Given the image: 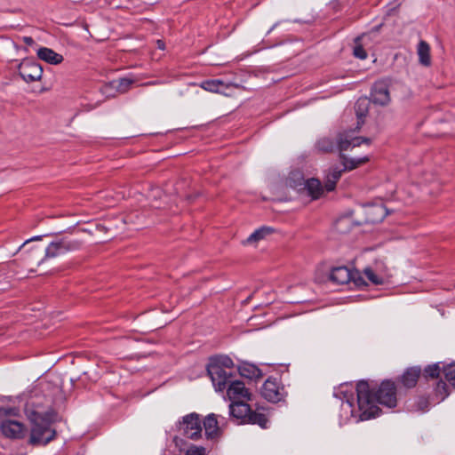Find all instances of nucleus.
Returning a JSON list of instances; mask_svg holds the SVG:
<instances>
[{"mask_svg":"<svg viewBox=\"0 0 455 455\" xmlns=\"http://www.w3.org/2000/svg\"><path fill=\"white\" fill-rule=\"evenodd\" d=\"M208 365H217L221 369H226L227 371H232L234 363L230 357L227 355H221L212 359Z\"/></svg>","mask_w":455,"mask_h":455,"instance_id":"nucleus-26","label":"nucleus"},{"mask_svg":"<svg viewBox=\"0 0 455 455\" xmlns=\"http://www.w3.org/2000/svg\"><path fill=\"white\" fill-rule=\"evenodd\" d=\"M80 246V242L66 238L52 242L45 249L44 259L55 258L63 255L68 251L79 249Z\"/></svg>","mask_w":455,"mask_h":455,"instance_id":"nucleus-7","label":"nucleus"},{"mask_svg":"<svg viewBox=\"0 0 455 455\" xmlns=\"http://www.w3.org/2000/svg\"><path fill=\"white\" fill-rule=\"evenodd\" d=\"M156 44L159 49H161V50L164 49V43L162 40H157Z\"/></svg>","mask_w":455,"mask_h":455,"instance_id":"nucleus-39","label":"nucleus"},{"mask_svg":"<svg viewBox=\"0 0 455 455\" xmlns=\"http://www.w3.org/2000/svg\"><path fill=\"white\" fill-rule=\"evenodd\" d=\"M369 101L367 99H359L355 103V113L357 116V125L354 131H345L339 135L337 147L340 153L352 148L358 147L362 143L371 144V140L364 137H355L354 133L358 131L363 124V118L366 116Z\"/></svg>","mask_w":455,"mask_h":455,"instance_id":"nucleus-2","label":"nucleus"},{"mask_svg":"<svg viewBox=\"0 0 455 455\" xmlns=\"http://www.w3.org/2000/svg\"><path fill=\"white\" fill-rule=\"evenodd\" d=\"M204 433L207 438H214L220 433L218 420L215 414H209L204 420Z\"/></svg>","mask_w":455,"mask_h":455,"instance_id":"nucleus-16","label":"nucleus"},{"mask_svg":"<svg viewBox=\"0 0 455 455\" xmlns=\"http://www.w3.org/2000/svg\"><path fill=\"white\" fill-rule=\"evenodd\" d=\"M371 97L375 104H387L390 101L387 85L383 82L375 83L371 91Z\"/></svg>","mask_w":455,"mask_h":455,"instance_id":"nucleus-12","label":"nucleus"},{"mask_svg":"<svg viewBox=\"0 0 455 455\" xmlns=\"http://www.w3.org/2000/svg\"><path fill=\"white\" fill-rule=\"evenodd\" d=\"M342 170L339 168H333L326 176V180L324 184V188L326 191L331 192L334 190L338 180L341 177Z\"/></svg>","mask_w":455,"mask_h":455,"instance_id":"nucleus-21","label":"nucleus"},{"mask_svg":"<svg viewBox=\"0 0 455 455\" xmlns=\"http://www.w3.org/2000/svg\"><path fill=\"white\" fill-rule=\"evenodd\" d=\"M429 402L426 397H419L414 404V411H426L428 410Z\"/></svg>","mask_w":455,"mask_h":455,"instance_id":"nucleus-33","label":"nucleus"},{"mask_svg":"<svg viewBox=\"0 0 455 455\" xmlns=\"http://www.w3.org/2000/svg\"><path fill=\"white\" fill-rule=\"evenodd\" d=\"M2 433L9 438L20 439L25 436V426L17 420H4L1 424Z\"/></svg>","mask_w":455,"mask_h":455,"instance_id":"nucleus-11","label":"nucleus"},{"mask_svg":"<svg viewBox=\"0 0 455 455\" xmlns=\"http://www.w3.org/2000/svg\"><path fill=\"white\" fill-rule=\"evenodd\" d=\"M353 53L355 58L360 60H364L367 58V52L361 44H356L354 47Z\"/></svg>","mask_w":455,"mask_h":455,"instance_id":"nucleus-35","label":"nucleus"},{"mask_svg":"<svg viewBox=\"0 0 455 455\" xmlns=\"http://www.w3.org/2000/svg\"><path fill=\"white\" fill-rule=\"evenodd\" d=\"M177 429L187 438L196 440L201 437L202 424L199 414L193 412L182 417L177 425Z\"/></svg>","mask_w":455,"mask_h":455,"instance_id":"nucleus-4","label":"nucleus"},{"mask_svg":"<svg viewBox=\"0 0 455 455\" xmlns=\"http://www.w3.org/2000/svg\"><path fill=\"white\" fill-rule=\"evenodd\" d=\"M342 164L345 170L351 171L369 161L367 156L348 158L341 154Z\"/></svg>","mask_w":455,"mask_h":455,"instance_id":"nucleus-22","label":"nucleus"},{"mask_svg":"<svg viewBox=\"0 0 455 455\" xmlns=\"http://www.w3.org/2000/svg\"><path fill=\"white\" fill-rule=\"evenodd\" d=\"M315 148L320 152L328 153L335 148V144L330 138H321L316 141Z\"/></svg>","mask_w":455,"mask_h":455,"instance_id":"nucleus-27","label":"nucleus"},{"mask_svg":"<svg viewBox=\"0 0 455 455\" xmlns=\"http://www.w3.org/2000/svg\"><path fill=\"white\" fill-rule=\"evenodd\" d=\"M418 55L419 63L423 66H429L431 64L430 47L425 41H420L418 44Z\"/></svg>","mask_w":455,"mask_h":455,"instance_id":"nucleus-20","label":"nucleus"},{"mask_svg":"<svg viewBox=\"0 0 455 455\" xmlns=\"http://www.w3.org/2000/svg\"><path fill=\"white\" fill-rule=\"evenodd\" d=\"M156 84V82H151L148 84Z\"/></svg>","mask_w":455,"mask_h":455,"instance_id":"nucleus-41","label":"nucleus"},{"mask_svg":"<svg viewBox=\"0 0 455 455\" xmlns=\"http://www.w3.org/2000/svg\"><path fill=\"white\" fill-rule=\"evenodd\" d=\"M355 392L356 404L354 403L352 385H340L334 392V396L342 401L340 417L345 421L355 419L359 422L375 418L381 411L379 404L388 409L397 405V388L395 382L389 379L383 380L378 387L361 380L356 385Z\"/></svg>","mask_w":455,"mask_h":455,"instance_id":"nucleus-1","label":"nucleus"},{"mask_svg":"<svg viewBox=\"0 0 455 455\" xmlns=\"http://www.w3.org/2000/svg\"><path fill=\"white\" fill-rule=\"evenodd\" d=\"M200 87L210 92L223 93L224 90L228 88V84L220 79H211L202 82Z\"/></svg>","mask_w":455,"mask_h":455,"instance_id":"nucleus-18","label":"nucleus"},{"mask_svg":"<svg viewBox=\"0 0 455 455\" xmlns=\"http://www.w3.org/2000/svg\"><path fill=\"white\" fill-rule=\"evenodd\" d=\"M374 271L381 276V278L387 282L391 277V273L388 267L382 260H376L372 265Z\"/></svg>","mask_w":455,"mask_h":455,"instance_id":"nucleus-28","label":"nucleus"},{"mask_svg":"<svg viewBox=\"0 0 455 455\" xmlns=\"http://www.w3.org/2000/svg\"><path fill=\"white\" fill-rule=\"evenodd\" d=\"M305 189L312 199H318L323 193V187L317 179H308L305 182Z\"/></svg>","mask_w":455,"mask_h":455,"instance_id":"nucleus-17","label":"nucleus"},{"mask_svg":"<svg viewBox=\"0 0 455 455\" xmlns=\"http://www.w3.org/2000/svg\"><path fill=\"white\" fill-rule=\"evenodd\" d=\"M238 371L242 377L250 379H257L262 376L260 369H259L256 365L248 363H243L241 366H239Z\"/></svg>","mask_w":455,"mask_h":455,"instance_id":"nucleus-19","label":"nucleus"},{"mask_svg":"<svg viewBox=\"0 0 455 455\" xmlns=\"http://www.w3.org/2000/svg\"><path fill=\"white\" fill-rule=\"evenodd\" d=\"M23 40H24V42H25L27 44H28V45H31V44H34V40H33V38H32V37L26 36V37H24V39H23Z\"/></svg>","mask_w":455,"mask_h":455,"instance_id":"nucleus-38","label":"nucleus"},{"mask_svg":"<svg viewBox=\"0 0 455 455\" xmlns=\"http://www.w3.org/2000/svg\"><path fill=\"white\" fill-rule=\"evenodd\" d=\"M262 396L271 403H278L287 395L284 386L278 378L269 377L261 387Z\"/></svg>","mask_w":455,"mask_h":455,"instance_id":"nucleus-6","label":"nucleus"},{"mask_svg":"<svg viewBox=\"0 0 455 455\" xmlns=\"http://www.w3.org/2000/svg\"><path fill=\"white\" fill-rule=\"evenodd\" d=\"M208 374L216 391H223L233 381L232 371L221 369L217 365H208Z\"/></svg>","mask_w":455,"mask_h":455,"instance_id":"nucleus-8","label":"nucleus"},{"mask_svg":"<svg viewBox=\"0 0 455 455\" xmlns=\"http://www.w3.org/2000/svg\"><path fill=\"white\" fill-rule=\"evenodd\" d=\"M227 395L231 403L235 402H247L251 400V394L245 387V384L240 380L231 381L227 387Z\"/></svg>","mask_w":455,"mask_h":455,"instance_id":"nucleus-10","label":"nucleus"},{"mask_svg":"<svg viewBox=\"0 0 455 455\" xmlns=\"http://www.w3.org/2000/svg\"><path fill=\"white\" fill-rule=\"evenodd\" d=\"M31 430L28 443L32 445H45L54 439L56 432L45 416L34 411L30 415Z\"/></svg>","mask_w":455,"mask_h":455,"instance_id":"nucleus-3","label":"nucleus"},{"mask_svg":"<svg viewBox=\"0 0 455 455\" xmlns=\"http://www.w3.org/2000/svg\"><path fill=\"white\" fill-rule=\"evenodd\" d=\"M420 373L421 370L419 367L409 368L400 377V382L406 388L414 387L418 382Z\"/></svg>","mask_w":455,"mask_h":455,"instance_id":"nucleus-14","label":"nucleus"},{"mask_svg":"<svg viewBox=\"0 0 455 455\" xmlns=\"http://www.w3.org/2000/svg\"><path fill=\"white\" fill-rule=\"evenodd\" d=\"M251 411L250 406L246 402H235L229 404L230 416L240 419L243 423H246Z\"/></svg>","mask_w":455,"mask_h":455,"instance_id":"nucleus-13","label":"nucleus"},{"mask_svg":"<svg viewBox=\"0 0 455 455\" xmlns=\"http://www.w3.org/2000/svg\"><path fill=\"white\" fill-rule=\"evenodd\" d=\"M37 56L40 60L52 65H57L63 61L62 55L47 47L39 48L37 50Z\"/></svg>","mask_w":455,"mask_h":455,"instance_id":"nucleus-15","label":"nucleus"},{"mask_svg":"<svg viewBox=\"0 0 455 455\" xmlns=\"http://www.w3.org/2000/svg\"><path fill=\"white\" fill-rule=\"evenodd\" d=\"M206 449L203 446L190 445L186 451V455H205Z\"/></svg>","mask_w":455,"mask_h":455,"instance_id":"nucleus-34","label":"nucleus"},{"mask_svg":"<svg viewBox=\"0 0 455 455\" xmlns=\"http://www.w3.org/2000/svg\"><path fill=\"white\" fill-rule=\"evenodd\" d=\"M37 251H38V250H37L36 248H34V249L32 250V253L36 252Z\"/></svg>","mask_w":455,"mask_h":455,"instance_id":"nucleus-40","label":"nucleus"},{"mask_svg":"<svg viewBox=\"0 0 455 455\" xmlns=\"http://www.w3.org/2000/svg\"><path fill=\"white\" fill-rule=\"evenodd\" d=\"M18 72L26 83H32L39 81L44 71L39 63L32 60H23L18 67Z\"/></svg>","mask_w":455,"mask_h":455,"instance_id":"nucleus-9","label":"nucleus"},{"mask_svg":"<svg viewBox=\"0 0 455 455\" xmlns=\"http://www.w3.org/2000/svg\"><path fill=\"white\" fill-rule=\"evenodd\" d=\"M371 212L373 213L378 212L380 214L379 220H381L387 214V212H386V209L382 206L373 207L371 209Z\"/></svg>","mask_w":455,"mask_h":455,"instance_id":"nucleus-36","label":"nucleus"},{"mask_svg":"<svg viewBox=\"0 0 455 455\" xmlns=\"http://www.w3.org/2000/svg\"><path fill=\"white\" fill-rule=\"evenodd\" d=\"M246 423L257 424L262 428H267V424H268V419L264 413L252 411L251 410L249 417L246 420Z\"/></svg>","mask_w":455,"mask_h":455,"instance_id":"nucleus-23","label":"nucleus"},{"mask_svg":"<svg viewBox=\"0 0 455 455\" xmlns=\"http://www.w3.org/2000/svg\"><path fill=\"white\" fill-rule=\"evenodd\" d=\"M272 232L270 228H260L255 230L252 234H251L245 241V243H257L259 240H262L266 237V235H269Z\"/></svg>","mask_w":455,"mask_h":455,"instance_id":"nucleus-25","label":"nucleus"},{"mask_svg":"<svg viewBox=\"0 0 455 455\" xmlns=\"http://www.w3.org/2000/svg\"><path fill=\"white\" fill-rule=\"evenodd\" d=\"M450 394L449 387L447 384L440 380L435 387V395L438 402L443 401Z\"/></svg>","mask_w":455,"mask_h":455,"instance_id":"nucleus-29","label":"nucleus"},{"mask_svg":"<svg viewBox=\"0 0 455 455\" xmlns=\"http://www.w3.org/2000/svg\"><path fill=\"white\" fill-rule=\"evenodd\" d=\"M330 280L336 284H346L350 281L356 286L367 285V281L358 271H352L347 267H337L331 269Z\"/></svg>","mask_w":455,"mask_h":455,"instance_id":"nucleus-5","label":"nucleus"},{"mask_svg":"<svg viewBox=\"0 0 455 455\" xmlns=\"http://www.w3.org/2000/svg\"><path fill=\"white\" fill-rule=\"evenodd\" d=\"M441 371H443V367L440 366V363H434L425 368L424 375L426 378L435 379L439 377Z\"/></svg>","mask_w":455,"mask_h":455,"instance_id":"nucleus-31","label":"nucleus"},{"mask_svg":"<svg viewBox=\"0 0 455 455\" xmlns=\"http://www.w3.org/2000/svg\"><path fill=\"white\" fill-rule=\"evenodd\" d=\"M132 84L133 80L130 78H120L112 82L113 86L121 93L126 92Z\"/></svg>","mask_w":455,"mask_h":455,"instance_id":"nucleus-30","label":"nucleus"},{"mask_svg":"<svg viewBox=\"0 0 455 455\" xmlns=\"http://www.w3.org/2000/svg\"><path fill=\"white\" fill-rule=\"evenodd\" d=\"M361 275H363L371 284L379 285L386 283L381 276L374 271L372 266L365 267Z\"/></svg>","mask_w":455,"mask_h":455,"instance_id":"nucleus-24","label":"nucleus"},{"mask_svg":"<svg viewBox=\"0 0 455 455\" xmlns=\"http://www.w3.org/2000/svg\"><path fill=\"white\" fill-rule=\"evenodd\" d=\"M443 373L445 379L455 387V363L443 366Z\"/></svg>","mask_w":455,"mask_h":455,"instance_id":"nucleus-32","label":"nucleus"},{"mask_svg":"<svg viewBox=\"0 0 455 455\" xmlns=\"http://www.w3.org/2000/svg\"><path fill=\"white\" fill-rule=\"evenodd\" d=\"M41 239V236H35L31 239H28L27 240L26 242H24L18 249L17 251H20L22 249H25L27 244L30 242V241H36V240H40Z\"/></svg>","mask_w":455,"mask_h":455,"instance_id":"nucleus-37","label":"nucleus"}]
</instances>
